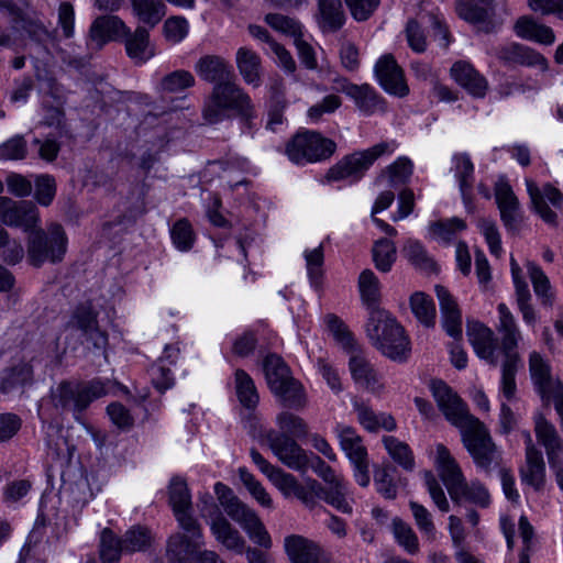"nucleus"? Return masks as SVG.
<instances>
[{"label": "nucleus", "instance_id": "2", "mask_svg": "<svg viewBox=\"0 0 563 563\" xmlns=\"http://www.w3.org/2000/svg\"><path fill=\"white\" fill-rule=\"evenodd\" d=\"M371 343L394 362H406L411 353V344L402 325L388 311H374L365 325Z\"/></svg>", "mask_w": 563, "mask_h": 563}, {"label": "nucleus", "instance_id": "41", "mask_svg": "<svg viewBox=\"0 0 563 563\" xmlns=\"http://www.w3.org/2000/svg\"><path fill=\"white\" fill-rule=\"evenodd\" d=\"M534 431L539 443L545 449L548 461L552 462L553 459L559 457L561 439L554 426L540 415L536 419Z\"/></svg>", "mask_w": 563, "mask_h": 563}, {"label": "nucleus", "instance_id": "30", "mask_svg": "<svg viewBox=\"0 0 563 563\" xmlns=\"http://www.w3.org/2000/svg\"><path fill=\"white\" fill-rule=\"evenodd\" d=\"M497 56L508 64L539 67L542 71L548 69V62L541 54L521 44L511 43L505 45L498 49Z\"/></svg>", "mask_w": 563, "mask_h": 563}, {"label": "nucleus", "instance_id": "55", "mask_svg": "<svg viewBox=\"0 0 563 563\" xmlns=\"http://www.w3.org/2000/svg\"><path fill=\"white\" fill-rule=\"evenodd\" d=\"M415 523L418 530L422 533L427 541L433 542L437 540L438 531L432 518V514L423 505L417 501H409Z\"/></svg>", "mask_w": 563, "mask_h": 563}, {"label": "nucleus", "instance_id": "32", "mask_svg": "<svg viewBox=\"0 0 563 563\" xmlns=\"http://www.w3.org/2000/svg\"><path fill=\"white\" fill-rule=\"evenodd\" d=\"M123 38L128 56L136 64H143L155 55V51L150 44L148 31L145 27L137 26L134 33L129 30V35H123Z\"/></svg>", "mask_w": 563, "mask_h": 563}, {"label": "nucleus", "instance_id": "31", "mask_svg": "<svg viewBox=\"0 0 563 563\" xmlns=\"http://www.w3.org/2000/svg\"><path fill=\"white\" fill-rule=\"evenodd\" d=\"M214 539L227 550L236 554L244 553L245 540L223 515H218L209 521Z\"/></svg>", "mask_w": 563, "mask_h": 563}, {"label": "nucleus", "instance_id": "12", "mask_svg": "<svg viewBox=\"0 0 563 563\" xmlns=\"http://www.w3.org/2000/svg\"><path fill=\"white\" fill-rule=\"evenodd\" d=\"M526 187L536 213L548 224L555 225L558 216L548 202L559 211H563V194L551 184L540 188L532 179H526Z\"/></svg>", "mask_w": 563, "mask_h": 563}, {"label": "nucleus", "instance_id": "57", "mask_svg": "<svg viewBox=\"0 0 563 563\" xmlns=\"http://www.w3.org/2000/svg\"><path fill=\"white\" fill-rule=\"evenodd\" d=\"M194 75L185 69H178L165 75L159 82V90L163 92H180L195 85Z\"/></svg>", "mask_w": 563, "mask_h": 563}, {"label": "nucleus", "instance_id": "11", "mask_svg": "<svg viewBox=\"0 0 563 563\" xmlns=\"http://www.w3.org/2000/svg\"><path fill=\"white\" fill-rule=\"evenodd\" d=\"M267 442L277 459L287 467L306 472L309 468V454L289 435L269 431Z\"/></svg>", "mask_w": 563, "mask_h": 563}, {"label": "nucleus", "instance_id": "24", "mask_svg": "<svg viewBox=\"0 0 563 563\" xmlns=\"http://www.w3.org/2000/svg\"><path fill=\"white\" fill-rule=\"evenodd\" d=\"M520 479L523 484L540 492L545 485V463L542 452L530 445L525 450V464L519 468Z\"/></svg>", "mask_w": 563, "mask_h": 563}, {"label": "nucleus", "instance_id": "34", "mask_svg": "<svg viewBox=\"0 0 563 563\" xmlns=\"http://www.w3.org/2000/svg\"><path fill=\"white\" fill-rule=\"evenodd\" d=\"M234 521L241 526L250 540L256 545L264 550H269L272 548V538L264 523L252 508L247 509Z\"/></svg>", "mask_w": 563, "mask_h": 563}, {"label": "nucleus", "instance_id": "40", "mask_svg": "<svg viewBox=\"0 0 563 563\" xmlns=\"http://www.w3.org/2000/svg\"><path fill=\"white\" fill-rule=\"evenodd\" d=\"M234 389L241 406L247 410H255L260 402V395L253 378L244 369L235 371Z\"/></svg>", "mask_w": 563, "mask_h": 563}, {"label": "nucleus", "instance_id": "20", "mask_svg": "<svg viewBox=\"0 0 563 563\" xmlns=\"http://www.w3.org/2000/svg\"><path fill=\"white\" fill-rule=\"evenodd\" d=\"M450 75L472 97L482 99L486 96L489 88L488 81L471 63L455 62L450 69Z\"/></svg>", "mask_w": 563, "mask_h": 563}, {"label": "nucleus", "instance_id": "49", "mask_svg": "<svg viewBox=\"0 0 563 563\" xmlns=\"http://www.w3.org/2000/svg\"><path fill=\"white\" fill-rule=\"evenodd\" d=\"M526 267L531 279L534 294L544 307H552L554 302V295L548 276L534 262L528 261L526 263Z\"/></svg>", "mask_w": 563, "mask_h": 563}, {"label": "nucleus", "instance_id": "25", "mask_svg": "<svg viewBox=\"0 0 563 563\" xmlns=\"http://www.w3.org/2000/svg\"><path fill=\"white\" fill-rule=\"evenodd\" d=\"M456 12L461 19L470 23L484 24L486 32L494 27L492 23L495 14L494 0H457Z\"/></svg>", "mask_w": 563, "mask_h": 563}, {"label": "nucleus", "instance_id": "36", "mask_svg": "<svg viewBox=\"0 0 563 563\" xmlns=\"http://www.w3.org/2000/svg\"><path fill=\"white\" fill-rule=\"evenodd\" d=\"M203 544V540L175 533L168 540L167 554L172 563H188Z\"/></svg>", "mask_w": 563, "mask_h": 563}, {"label": "nucleus", "instance_id": "15", "mask_svg": "<svg viewBox=\"0 0 563 563\" xmlns=\"http://www.w3.org/2000/svg\"><path fill=\"white\" fill-rule=\"evenodd\" d=\"M374 71L379 85L386 92L397 97H405L409 93L404 70L391 54L383 55L376 62Z\"/></svg>", "mask_w": 563, "mask_h": 563}, {"label": "nucleus", "instance_id": "7", "mask_svg": "<svg viewBox=\"0 0 563 563\" xmlns=\"http://www.w3.org/2000/svg\"><path fill=\"white\" fill-rule=\"evenodd\" d=\"M461 435L477 470L492 475L504 466L503 452L481 420L463 431Z\"/></svg>", "mask_w": 563, "mask_h": 563}, {"label": "nucleus", "instance_id": "44", "mask_svg": "<svg viewBox=\"0 0 563 563\" xmlns=\"http://www.w3.org/2000/svg\"><path fill=\"white\" fill-rule=\"evenodd\" d=\"M133 14L140 22L154 27L166 14L162 0H130Z\"/></svg>", "mask_w": 563, "mask_h": 563}, {"label": "nucleus", "instance_id": "42", "mask_svg": "<svg viewBox=\"0 0 563 563\" xmlns=\"http://www.w3.org/2000/svg\"><path fill=\"white\" fill-rule=\"evenodd\" d=\"M516 34L522 38L536 41L541 44L550 45L554 42L553 31L543 24H539L528 16L518 19L515 24Z\"/></svg>", "mask_w": 563, "mask_h": 563}, {"label": "nucleus", "instance_id": "33", "mask_svg": "<svg viewBox=\"0 0 563 563\" xmlns=\"http://www.w3.org/2000/svg\"><path fill=\"white\" fill-rule=\"evenodd\" d=\"M353 408L357 415L360 424L369 432H375L380 428L386 431H394L397 427L393 416L388 413L376 415L364 401L354 400Z\"/></svg>", "mask_w": 563, "mask_h": 563}, {"label": "nucleus", "instance_id": "53", "mask_svg": "<svg viewBox=\"0 0 563 563\" xmlns=\"http://www.w3.org/2000/svg\"><path fill=\"white\" fill-rule=\"evenodd\" d=\"M123 552L121 538L110 529L102 530L100 536L99 555L102 563H119Z\"/></svg>", "mask_w": 563, "mask_h": 563}, {"label": "nucleus", "instance_id": "9", "mask_svg": "<svg viewBox=\"0 0 563 563\" xmlns=\"http://www.w3.org/2000/svg\"><path fill=\"white\" fill-rule=\"evenodd\" d=\"M336 150L331 139L314 131L297 133L286 144L285 153L290 162L297 165L317 163L329 159Z\"/></svg>", "mask_w": 563, "mask_h": 563}, {"label": "nucleus", "instance_id": "39", "mask_svg": "<svg viewBox=\"0 0 563 563\" xmlns=\"http://www.w3.org/2000/svg\"><path fill=\"white\" fill-rule=\"evenodd\" d=\"M236 67L244 81L254 87L261 85V58L252 49L240 47L236 52Z\"/></svg>", "mask_w": 563, "mask_h": 563}, {"label": "nucleus", "instance_id": "38", "mask_svg": "<svg viewBox=\"0 0 563 563\" xmlns=\"http://www.w3.org/2000/svg\"><path fill=\"white\" fill-rule=\"evenodd\" d=\"M396 467L390 464L376 467L374 471V485L379 495L385 499H395L398 495V487L406 486V478L395 477Z\"/></svg>", "mask_w": 563, "mask_h": 563}, {"label": "nucleus", "instance_id": "35", "mask_svg": "<svg viewBox=\"0 0 563 563\" xmlns=\"http://www.w3.org/2000/svg\"><path fill=\"white\" fill-rule=\"evenodd\" d=\"M320 500L325 501L342 514H352V501L347 484L343 477L333 481L330 484L322 486L320 493Z\"/></svg>", "mask_w": 563, "mask_h": 563}, {"label": "nucleus", "instance_id": "62", "mask_svg": "<svg viewBox=\"0 0 563 563\" xmlns=\"http://www.w3.org/2000/svg\"><path fill=\"white\" fill-rule=\"evenodd\" d=\"M264 20L272 29L291 36L294 41L302 35L301 24L290 16L279 13H268L265 15Z\"/></svg>", "mask_w": 563, "mask_h": 563}, {"label": "nucleus", "instance_id": "48", "mask_svg": "<svg viewBox=\"0 0 563 563\" xmlns=\"http://www.w3.org/2000/svg\"><path fill=\"white\" fill-rule=\"evenodd\" d=\"M154 537L150 529L142 526H133L121 537L123 552L132 554L147 551L153 543Z\"/></svg>", "mask_w": 563, "mask_h": 563}, {"label": "nucleus", "instance_id": "22", "mask_svg": "<svg viewBox=\"0 0 563 563\" xmlns=\"http://www.w3.org/2000/svg\"><path fill=\"white\" fill-rule=\"evenodd\" d=\"M434 466L440 478L444 483L449 495L456 494L459 485H461L465 477L456 460L442 443H439L435 446Z\"/></svg>", "mask_w": 563, "mask_h": 563}, {"label": "nucleus", "instance_id": "16", "mask_svg": "<svg viewBox=\"0 0 563 563\" xmlns=\"http://www.w3.org/2000/svg\"><path fill=\"white\" fill-rule=\"evenodd\" d=\"M97 316L90 305H80L73 312L66 324V330H79L87 340L92 342L96 349H103L107 345L108 336L106 332L100 330Z\"/></svg>", "mask_w": 563, "mask_h": 563}, {"label": "nucleus", "instance_id": "10", "mask_svg": "<svg viewBox=\"0 0 563 563\" xmlns=\"http://www.w3.org/2000/svg\"><path fill=\"white\" fill-rule=\"evenodd\" d=\"M432 395L445 419L456 427L462 433L479 419L470 413L466 404L442 380L433 382Z\"/></svg>", "mask_w": 563, "mask_h": 563}, {"label": "nucleus", "instance_id": "54", "mask_svg": "<svg viewBox=\"0 0 563 563\" xmlns=\"http://www.w3.org/2000/svg\"><path fill=\"white\" fill-rule=\"evenodd\" d=\"M393 534L397 543L409 554H417L420 550L419 539L411 526L400 518L391 522Z\"/></svg>", "mask_w": 563, "mask_h": 563}, {"label": "nucleus", "instance_id": "45", "mask_svg": "<svg viewBox=\"0 0 563 563\" xmlns=\"http://www.w3.org/2000/svg\"><path fill=\"white\" fill-rule=\"evenodd\" d=\"M340 446L346 454L351 463L361 462L367 457V450L363 445V440L356 430L351 427H341L339 429Z\"/></svg>", "mask_w": 563, "mask_h": 563}, {"label": "nucleus", "instance_id": "46", "mask_svg": "<svg viewBox=\"0 0 563 563\" xmlns=\"http://www.w3.org/2000/svg\"><path fill=\"white\" fill-rule=\"evenodd\" d=\"M383 444L391 460L407 472L416 467L415 455L410 446L393 435L383 437Z\"/></svg>", "mask_w": 563, "mask_h": 563}, {"label": "nucleus", "instance_id": "3", "mask_svg": "<svg viewBox=\"0 0 563 563\" xmlns=\"http://www.w3.org/2000/svg\"><path fill=\"white\" fill-rule=\"evenodd\" d=\"M253 104L250 96L234 79L218 82L206 99L202 117L209 124H216L231 117L234 112L242 117H251Z\"/></svg>", "mask_w": 563, "mask_h": 563}, {"label": "nucleus", "instance_id": "14", "mask_svg": "<svg viewBox=\"0 0 563 563\" xmlns=\"http://www.w3.org/2000/svg\"><path fill=\"white\" fill-rule=\"evenodd\" d=\"M38 220L37 208L32 202L0 196V221L3 224L22 228L27 232L36 227Z\"/></svg>", "mask_w": 563, "mask_h": 563}, {"label": "nucleus", "instance_id": "1", "mask_svg": "<svg viewBox=\"0 0 563 563\" xmlns=\"http://www.w3.org/2000/svg\"><path fill=\"white\" fill-rule=\"evenodd\" d=\"M497 331L500 334V351L503 353L500 391L508 401H512L517 394L516 374L521 363L516 349L522 339V334L506 303L500 302L497 306Z\"/></svg>", "mask_w": 563, "mask_h": 563}, {"label": "nucleus", "instance_id": "58", "mask_svg": "<svg viewBox=\"0 0 563 563\" xmlns=\"http://www.w3.org/2000/svg\"><path fill=\"white\" fill-rule=\"evenodd\" d=\"M373 260L378 271L387 273L396 261V246L387 239L378 240L373 247Z\"/></svg>", "mask_w": 563, "mask_h": 563}, {"label": "nucleus", "instance_id": "61", "mask_svg": "<svg viewBox=\"0 0 563 563\" xmlns=\"http://www.w3.org/2000/svg\"><path fill=\"white\" fill-rule=\"evenodd\" d=\"M239 477L249 493L253 496L256 501L266 508L273 507V499L269 494L266 492L264 486L255 478V476L249 472L245 467H240Z\"/></svg>", "mask_w": 563, "mask_h": 563}, {"label": "nucleus", "instance_id": "52", "mask_svg": "<svg viewBox=\"0 0 563 563\" xmlns=\"http://www.w3.org/2000/svg\"><path fill=\"white\" fill-rule=\"evenodd\" d=\"M214 493L220 505L227 515L234 521L239 519L250 507L242 503L233 493V490L221 482L216 483Z\"/></svg>", "mask_w": 563, "mask_h": 563}, {"label": "nucleus", "instance_id": "43", "mask_svg": "<svg viewBox=\"0 0 563 563\" xmlns=\"http://www.w3.org/2000/svg\"><path fill=\"white\" fill-rule=\"evenodd\" d=\"M450 497L456 504L466 500L482 508H486L490 504V495L487 488L478 481L467 483L465 478L459 485L456 494L450 495Z\"/></svg>", "mask_w": 563, "mask_h": 563}, {"label": "nucleus", "instance_id": "4", "mask_svg": "<svg viewBox=\"0 0 563 563\" xmlns=\"http://www.w3.org/2000/svg\"><path fill=\"white\" fill-rule=\"evenodd\" d=\"M263 371L269 390L287 408L300 410L307 405L302 384L297 380L288 365L277 354H268L263 361Z\"/></svg>", "mask_w": 563, "mask_h": 563}, {"label": "nucleus", "instance_id": "59", "mask_svg": "<svg viewBox=\"0 0 563 563\" xmlns=\"http://www.w3.org/2000/svg\"><path fill=\"white\" fill-rule=\"evenodd\" d=\"M324 321L329 331L342 345V347L347 352H355V349H357L356 342L345 323L339 317L332 313L327 314L324 317Z\"/></svg>", "mask_w": 563, "mask_h": 563}, {"label": "nucleus", "instance_id": "29", "mask_svg": "<svg viewBox=\"0 0 563 563\" xmlns=\"http://www.w3.org/2000/svg\"><path fill=\"white\" fill-rule=\"evenodd\" d=\"M314 18L323 33L338 32L346 21L341 0H317Z\"/></svg>", "mask_w": 563, "mask_h": 563}, {"label": "nucleus", "instance_id": "23", "mask_svg": "<svg viewBox=\"0 0 563 563\" xmlns=\"http://www.w3.org/2000/svg\"><path fill=\"white\" fill-rule=\"evenodd\" d=\"M350 353L352 355L349 361V368L354 382L372 393L380 391L384 388V385L380 380V375L371 362L358 349H355V352Z\"/></svg>", "mask_w": 563, "mask_h": 563}, {"label": "nucleus", "instance_id": "28", "mask_svg": "<svg viewBox=\"0 0 563 563\" xmlns=\"http://www.w3.org/2000/svg\"><path fill=\"white\" fill-rule=\"evenodd\" d=\"M467 336L478 357L487 361L490 365L497 366L494 332L486 325L475 322L468 324Z\"/></svg>", "mask_w": 563, "mask_h": 563}, {"label": "nucleus", "instance_id": "5", "mask_svg": "<svg viewBox=\"0 0 563 563\" xmlns=\"http://www.w3.org/2000/svg\"><path fill=\"white\" fill-rule=\"evenodd\" d=\"M29 232L27 261L32 266L41 267L47 262L56 264L63 261L68 239L59 223H51L46 230L33 228Z\"/></svg>", "mask_w": 563, "mask_h": 563}, {"label": "nucleus", "instance_id": "60", "mask_svg": "<svg viewBox=\"0 0 563 563\" xmlns=\"http://www.w3.org/2000/svg\"><path fill=\"white\" fill-rule=\"evenodd\" d=\"M276 423L280 429V433L294 438H302L308 434V424L306 421L289 411H283L276 417Z\"/></svg>", "mask_w": 563, "mask_h": 563}, {"label": "nucleus", "instance_id": "8", "mask_svg": "<svg viewBox=\"0 0 563 563\" xmlns=\"http://www.w3.org/2000/svg\"><path fill=\"white\" fill-rule=\"evenodd\" d=\"M396 148L395 141L380 142L367 150L345 155L328 169L325 179L328 181L350 180V183H356L363 178L376 159L385 154L394 153Z\"/></svg>", "mask_w": 563, "mask_h": 563}, {"label": "nucleus", "instance_id": "56", "mask_svg": "<svg viewBox=\"0 0 563 563\" xmlns=\"http://www.w3.org/2000/svg\"><path fill=\"white\" fill-rule=\"evenodd\" d=\"M33 377L32 366L27 363H21L5 371L1 380V390L10 393L19 387L30 383Z\"/></svg>", "mask_w": 563, "mask_h": 563}, {"label": "nucleus", "instance_id": "47", "mask_svg": "<svg viewBox=\"0 0 563 563\" xmlns=\"http://www.w3.org/2000/svg\"><path fill=\"white\" fill-rule=\"evenodd\" d=\"M401 252L407 261L417 269L428 273L437 272L434 260L419 241L408 239Z\"/></svg>", "mask_w": 563, "mask_h": 563}, {"label": "nucleus", "instance_id": "13", "mask_svg": "<svg viewBox=\"0 0 563 563\" xmlns=\"http://www.w3.org/2000/svg\"><path fill=\"white\" fill-rule=\"evenodd\" d=\"M529 369L537 391L547 404L563 397V384L552 377L549 363L538 353L529 356Z\"/></svg>", "mask_w": 563, "mask_h": 563}, {"label": "nucleus", "instance_id": "50", "mask_svg": "<svg viewBox=\"0 0 563 563\" xmlns=\"http://www.w3.org/2000/svg\"><path fill=\"white\" fill-rule=\"evenodd\" d=\"M168 500L174 515L192 510L191 495L185 479L175 476L168 486Z\"/></svg>", "mask_w": 563, "mask_h": 563}, {"label": "nucleus", "instance_id": "63", "mask_svg": "<svg viewBox=\"0 0 563 563\" xmlns=\"http://www.w3.org/2000/svg\"><path fill=\"white\" fill-rule=\"evenodd\" d=\"M22 30L33 41L44 54L48 55L45 44L52 38L51 32L38 20L23 19Z\"/></svg>", "mask_w": 563, "mask_h": 563}, {"label": "nucleus", "instance_id": "26", "mask_svg": "<svg viewBox=\"0 0 563 563\" xmlns=\"http://www.w3.org/2000/svg\"><path fill=\"white\" fill-rule=\"evenodd\" d=\"M123 35H129V27L115 15L97 18L89 30V37L98 48L109 41L123 38Z\"/></svg>", "mask_w": 563, "mask_h": 563}, {"label": "nucleus", "instance_id": "19", "mask_svg": "<svg viewBox=\"0 0 563 563\" xmlns=\"http://www.w3.org/2000/svg\"><path fill=\"white\" fill-rule=\"evenodd\" d=\"M340 90L351 98L356 108L365 115L376 112H385V101L377 95L375 89L367 84L355 85L346 79L341 80Z\"/></svg>", "mask_w": 563, "mask_h": 563}, {"label": "nucleus", "instance_id": "21", "mask_svg": "<svg viewBox=\"0 0 563 563\" xmlns=\"http://www.w3.org/2000/svg\"><path fill=\"white\" fill-rule=\"evenodd\" d=\"M451 172L459 183V188L463 203L467 212L473 213L475 210L473 203V184H474V164L466 153H456L452 157Z\"/></svg>", "mask_w": 563, "mask_h": 563}, {"label": "nucleus", "instance_id": "18", "mask_svg": "<svg viewBox=\"0 0 563 563\" xmlns=\"http://www.w3.org/2000/svg\"><path fill=\"white\" fill-rule=\"evenodd\" d=\"M284 548L291 563H332L316 542L299 534L286 537Z\"/></svg>", "mask_w": 563, "mask_h": 563}, {"label": "nucleus", "instance_id": "27", "mask_svg": "<svg viewBox=\"0 0 563 563\" xmlns=\"http://www.w3.org/2000/svg\"><path fill=\"white\" fill-rule=\"evenodd\" d=\"M195 71L202 80L214 85L235 77L232 66L218 55L200 57L195 65Z\"/></svg>", "mask_w": 563, "mask_h": 563}, {"label": "nucleus", "instance_id": "51", "mask_svg": "<svg viewBox=\"0 0 563 563\" xmlns=\"http://www.w3.org/2000/svg\"><path fill=\"white\" fill-rule=\"evenodd\" d=\"M410 308L417 320L427 328L435 325L437 310L432 298L417 291L410 297Z\"/></svg>", "mask_w": 563, "mask_h": 563}, {"label": "nucleus", "instance_id": "6", "mask_svg": "<svg viewBox=\"0 0 563 563\" xmlns=\"http://www.w3.org/2000/svg\"><path fill=\"white\" fill-rule=\"evenodd\" d=\"M108 393L106 384L99 379L89 383L62 382L52 389L51 397L55 408L71 411L80 421L81 413L89 405Z\"/></svg>", "mask_w": 563, "mask_h": 563}, {"label": "nucleus", "instance_id": "37", "mask_svg": "<svg viewBox=\"0 0 563 563\" xmlns=\"http://www.w3.org/2000/svg\"><path fill=\"white\" fill-rule=\"evenodd\" d=\"M361 299L372 317L374 311H386L379 307L380 288L379 280L371 269H364L358 277Z\"/></svg>", "mask_w": 563, "mask_h": 563}, {"label": "nucleus", "instance_id": "17", "mask_svg": "<svg viewBox=\"0 0 563 563\" xmlns=\"http://www.w3.org/2000/svg\"><path fill=\"white\" fill-rule=\"evenodd\" d=\"M495 199L504 227L508 231L517 232L522 221L520 202L506 180L499 179L495 184Z\"/></svg>", "mask_w": 563, "mask_h": 563}, {"label": "nucleus", "instance_id": "64", "mask_svg": "<svg viewBox=\"0 0 563 563\" xmlns=\"http://www.w3.org/2000/svg\"><path fill=\"white\" fill-rule=\"evenodd\" d=\"M174 245L181 252L189 251L195 242L191 224L186 219L178 220L170 229Z\"/></svg>", "mask_w": 563, "mask_h": 563}]
</instances>
